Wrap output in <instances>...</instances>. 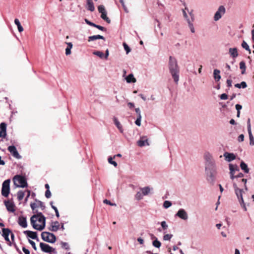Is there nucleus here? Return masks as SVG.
<instances>
[{
	"mask_svg": "<svg viewBox=\"0 0 254 254\" xmlns=\"http://www.w3.org/2000/svg\"><path fill=\"white\" fill-rule=\"evenodd\" d=\"M87 0V9L90 11H93L95 10V7L94 3L92 0Z\"/></svg>",
	"mask_w": 254,
	"mask_h": 254,
	"instance_id": "25",
	"label": "nucleus"
},
{
	"mask_svg": "<svg viewBox=\"0 0 254 254\" xmlns=\"http://www.w3.org/2000/svg\"><path fill=\"white\" fill-rule=\"evenodd\" d=\"M247 182V180L246 179H242L241 180V183H243L244 184V186L245 190L246 191L248 190V188L246 185Z\"/></svg>",
	"mask_w": 254,
	"mask_h": 254,
	"instance_id": "45",
	"label": "nucleus"
},
{
	"mask_svg": "<svg viewBox=\"0 0 254 254\" xmlns=\"http://www.w3.org/2000/svg\"><path fill=\"white\" fill-rule=\"evenodd\" d=\"M23 233L27 237L32 239H37V232H33L29 230H26L23 232Z\"/></svg>",
	"mask_w": 254,
	"mask_h": 254,
	"instance_id": "19",
	"label": "nucleus"
},
{
	"mask_svg": "<svg viewBox=\"0 0 254 254\" xmlns=\"http://www.w3.org/2000/svg\"><path fill=\"white\" fill-rule=\"evenodd\" d=\"M225 159L228 162H231L236 159V156L232 153L225 152L223 155Z\"/></svg>",
	"mask_w": 254,
	"mask_h": 254,
	"instance_id": "20",
	"label": "nucleus"
},
{
	"mask_svg": "<svg viewBox=\"0 0 254 254\" xmlns=\"http://www.w3.org/2000/svg\"><path fill=\"white\" fill-rule=\"evenodd\" d=\"M123 46H124L125 50L126 52V54H128L130 52V48L128 47V46L126 43H123Z\"/></svg>",
	"mask_w": 254,
	"mask_h": 254,
	"instance_id": "40",
	"label": "nucleus"
},
{
	"mask_svg": "<svg viewBox=\"0 0 254 254\" xmlns=\"http://www.w3.org/2000/svg\"><path fill=\"white\" fill-rule=\"evenodd\" d=\"M220 72V70L217 69H214L213 71L214 78L216 81H219V80L221 79Z\"/></svg>",
	"mask_w": 254,
	"mask_h": 254,
	"instance_id": "27",
	"label": "nucleus"
},
{
	"mask_svg": "<svg viewBox=\"0 0 254 254\" xmlns=\"http://www.w3.org/2000/svg\"><path fill=\"white\" fill-rule=\"evenodd\" d=\"M6 135V124L1 123L0 124V137L4 138Z\"/></svg>",
	"mask_w": 254,
	"mask_h": 254,
	"instance_id": "17",
	"label": "nucleus"
},
{
	"mask_svg": "<svg viewBox=\"0 0 254 254\" xmlns=\"http://www.w3.org/2000/svg\"><path fill=\"white\" fill-rule=\"evenodd\" d=\"M45 222L46 218L41 212L33 215L30 219V222Z\"/></svg>",
	"mask_w": 254,
	"mask_h": 254,
	"instance_id": "10",
	"label": "nucleus"
},
{
	"mask_svg": "<svg viewBox=\"0 0 254 254\" xmlns=\"http://www.w3.org/2000/svg\"><path fill=\"white\" fill-rule=\"evenodd\" d=\"M250 138V144L251 145H254V138L252 134V131L248 132Z\"/></svg>",
	"mask_w": 254,
	"mask_h": 254,
	"instance_id": "36",
	"label": "nucleus"
},
{
	"mask_svg": "<svg viewBox=\"0 0 254 254\" xmlns=\"http://www.w3.org/2000/svg\"><path fill=\"white\" fill-rule=\"evenodd\" d=\"M152 190H153V188L148 186L141 188L140 191H137L135 195V198L137 200H140L143 198L144 196L148 195Z\"/></svg>",
	"mask_w": 254,
	"mask_h": 254,
	"instance_id": "5",
	"label": "nucleus"
},
{
	"mask_svg": "<svg viewBox=\"0 0 254 254\" xmlns=\"http://www.w3.org/2000/svg\"><path fill=\"white\" fill-rule=\"evenodd\" d=\"M161 243L157 240H155L153 242V245L156 248H160L161 246Z\"/></svg>",
	"mask_w": 254,
	"mask_h": 254,
	"instance_id": "41",
	"label": "nucleus"
},
{
	"mask_svg": "<svg viewBox=\"0 0 254 254\" xmlns=\"http://www.w3.org/2000/svg\"><path fill=\"white\" fill-rule=\"evenodd\" d=\"M226 9L223 5H221L219 7L218 10L215 12L214 16V20L215 21L219 20L222 16L225 13Z\"/></svg>",
	"mask_w": 254,
	"mask_h": 254,
	"instance_id": "11",
	"label": "nucleus"
},
{
	"mask_svg": "<svg viewBox=\"0 0 254 254\" xmlns=\"http://www.w3.org/2000/svg\"><path fill=\"white\" fill-rule=\"evenodd\" d=\"M141 118L142 117H137V119L135 121V124L138 127L141 126Z\"/></svg>",
	"mask_w": 254,
	"mask_h": 254,
	"instance_id": "44",
	"label": "nucleus"
},
{
	"mask_svg": "<svg viewBox=\"0 0 254 254\" xmlns=\"http://www.w3.org/2000/svg\"><path fill=\"white\" fill-rule=\"evenodd\" d=\"M114 124H115L117 127L119 129L121 132H123V128L120 122L119 121L118 119L116 117L113 118Z\"/></svg>",
	"mask_w": 254,
	"mask_h": 254,
	"instance_id": "24",
	"label": "nucleus"
},
{
	"mask_svg": "<svg viewBox=\"0 0 254 254\" xmlns=\"http://www.w3.org/2000/svg\"><path fill=\"white\" fill-rule=\"evenodd\" d=\"M240 167L242 170L246 173H248L249 172V169L248 165L243 161H242L240 164Z\"/></svg>",
	"mask_w": 254,
	"mask_h": 254,
	"instance_id": "28",
	"label": "nucleus"
},
{
	"mask_svg": "<svg viewBox=\"0 0 254 254\" xmlns=\"http://www.w3.org/2000/svg\"><path fill=\"white\" fill-rule=\"evenodd\" d=\"M221 100H226L228 99V95L226 93H223L220 96Z\"/></svg>",
	"mask_w": 254,
	"mask_h": 254,
	"instance_id": "51",
	"label": "nucleus"
},
{
	"mask_svg": "<svg viewBox=\"0 0 254 254\" xmlns=\"http://www.w3.org/2000/svg\"><path fill=\"white\" fill-rule=\"evenodd\" d=\"M186 9H187V12H189V13L190 16V18H191L190 21H192V23L194 20V15L193 13V11L192 10L190 11L189 9H188V8H187V7H186Z\"/></svg>",
	"mask_w": 254,
	"mask_h": 254,
	"instance_id": "38",
	"label": "nucleus"
},
{
	"mask_svg": "<svg viewBox=\"0 0 254 254\" xmlns=\"http://www.w3.org/2000/svg\"><path fill=\"white\" fill-rule=\"evenodd\" d=\"M104 203H106V204H109V205H110L111 206H113V205H116V204L115 203H113L112 202H111L110 201L107 200V199H105L104 201H103Z\"/></svg>",
	"mask_w": 254,
	"mask_h": 254,
	"instance_id": "56",
	"label": "nucleus"
},
{
	"mask_svg": "<svg viewBox=\"0 0 254 254\" xmlns=\"http://www.w3.org/2000/svg\"><path fill=\"white\" fill-rule=\"evenodd\" d=\"M99 12L101 14V17L108 23H111V20L107 16V12L104 5H100L98 7Z\"/></svg>",
	"mask_w": 254,
	"mask_h": 254,
	"instance_id": "9",
	"label": "nucleus"
},
{
	"mask_svg": "<svg viewBox=\"0 0 254 254\" xmlns=\"http://www.w3.org/2000/svg\"><path fill=\"white\" fill-rule=\"evenodd\" d=\"M137 144L140 147H142L145 145H149L148 139L145 136L141 137V138L137 141Z\"/></svg>",
	"mask_w": 254,
	"mask_h": 254,
	"instance_id": "21",
	"label": "nucleus"
},
{
	"mask_svg": "<svg viewBox=\"0 0 254 254\" xmlns=\"http://www.w3.org/2000/svg\"><path fill=\"white\" fill-rule=\"evenodd\" d=\"M29 243L31 245L32 248L35 250H37V247L36 246V244L35 242L30 239L28 240Z\"/></svg>",
	"mask_w": 254,
	"mask_h": 254,
	"instance_id": "48",
	"label": "nucleus"
},
{
	"mask_svg": "<svg viewBox=\"0 0 254 254\" xmlns=\"http://www.w3.org/2000/svg\"><path fill=\"white\" fill-rule=\"evenodd\" d=\"M7 150L9 151L11 154L16 159H20L21 156L18 153L16 148L14 145H11L8 147Z\"/></svg>",
	"mask_w": 254,
	"mask_h": 254,
	"instance_id": "14",
	"label": "nucleus"
},
{
	"mask_svg": "<svg viewBox=\"0 0 254 254\" xmlns=\"http://www.w3.org/2000/svg\"><path fill=\"white\" fill-rule=\"evenodd\" d=\"M85 21L89 25H90V26H93V27H95V26L96 24H95V23H94L89 21L87 19H85Z\"/></svg>",
	"mask_w": 254,
	"mask_h": 254,
	"instance_id": "53",
	"label": "nucleus"
},
{
	"mask_svg": "<svg viewBox=\"0 0 254 254\" xmlns=\"http://www.w3.org/2000/svg\"><path fill=\"white\" fill-rule=\"evenodd\" d=\"M40 247L41 250L45 253L50 254L53 253L54 254H57V252L55 248H53V247L50 246L49 245L47 244L44 243H40Z\"/></svg>",
	"mask_w": 254,
	"mask_h": 254,
	"instance_id": "8",
	"label": "nucleus"
},
{
	"mask_svg": "<svg viewBox=\"0 0 254 254\" xmlns=\"http://www.w3.org/2000/svg\"><path fill=\"white\" fill-rule=\"evenodd\" d=\"M67 47L65 49L66 55H69L71 54V49L72 48V44L71 42H66Z\"/></svg>",
	"mask_w": 254,
	"mask_h": 254,
	"instance_id": "30",
	"label": "nucleus"
},
{
	"mask_svg": "<svg viewBox=\"0 0 254 254\" xmlns=\"http://www.w3.org/2000/svg\"><path fill=\"white\" fill-rule=\"evenodd\" d=\"M236 109L237 110V112L240 111V110L242 108V106L240 104H236L235 106Z\"/></svg>",
	"mask_w": 254,
	"mask_h": 254,
	"instance_id": "63",
	"label": "nucleus"
},
{
	"mask_svg": "<svg viewBox=\"0 0 254 254\" xmlns=\"http://www.w3.org/2000/svg\"><path fill=\"white\" fill-rule=\"evenodd\" d=\"M36 201L37 202L38 207H44L43 203L42 201L38 200H36Z\"/></svg>",
	"mask_w": 254,
	"mask_h": 254,
	"instance_id": "57",
	"label": "nucleus"
},
{
	"mask_svg": "<svg viewBox=\"0 0 254 254\" xmlns=\"http://www.w3.org/2000/svg\"><path fill=\"white\" fill-rule=\"evenodd\" d=\"M135 111L137 115V117H141V112L139 108H135Z\"/></svg>",
	"mask_w": 254,
	"mask_h": 254,
	"instance_id": "62",
	"label": "nucleus"
},
{
	"mask_svg": "<svg viewBox=\"0 0 254 254\" xmlns=\"http://www.w3.org/2000/svg\"><path fill=\"white\" fill-rule=\"evenodd\" d=\"M232 83V81L231 79H227V84L228 87H231Z\"/></svg>",
	"mask_w": 254,
	"mask_h": 254,
	"instance_id": "64",
	"label": "nucleus"
},
{
	"mask_svg": "<svg viewBox=\"0 0 254 254\" xmlns=\"http://www.w3.org/2000/svg\"><path fill=\"white\" fill-rule=\"evenodd\" d=\"M51 223L50 227L49 228L50 231L56 232L58 230L62 229L63 230H64V227L63 223Z\"/></svg>",
	"mask_w": 254,
	"mask_h": 254,
	"instance_id": "16",
	"label": "nucleus"
},
{
	"mask_svg": "<svg viewBox=\"0 0 254 254\" xmlns=\"http://www.w3.org/2000/svg\"><path fill=\"white\" fill-rule=\"evenodd\" d=\"M187 9H186V8H185V9L183 10V15H184V17H185V18L187 21L189 27L191 32L193 33L195 32V29L193 27V23H192V21H190V19L189 18L188 16L187 13Z\"/></svg>",
	"mask_w": 254,
	"mask_h": 254,
	"instance_id": "13",
	"label": "nucleus"
},
{
	"mask_svg": "<svg viewBox=\"0 0 254 254\" xmlns=\"http://www.w3.org/2000/svg\"><path fill=\"white\" fill-rule=\"evenodd\" d=\"M97 39H103V40H105V38L103 36H101L100 35H93V36H89L88 37V42H90V41H94V40H96Z\"/></svg>",
	"mask_w": 254,
	"mask_h": 254,
	"instance_id": "26",
	"label": "nucleus"
},
{
	"mask_svg": "<svg viewBox=\"0 0 254 254\" xmlns=\"http://www.w3.org/2000/svg\"><path fill=\"white\" fill-rule=\"evenodd\" d=\"M229 169L230 171V174H233V173L235 174V170H237V166H234L231 164H230L229 165Z\"/></svg>",
	"mask_w": 254,
	"mask_h": 254,
	"instance_id": "35",
	"label": "nucleus"
},
{
	"mask_svg": "<svg viewBox=\"0 0 254 254\" xmlns=\"http://www.w3.org/2000/svg\"><path fill=\"white\" fill-rule=\"evenodd\" d=\"M4 203L5 206L8 211L10 212H14V205L13 202H11L9 200H5L4 201Z\"/></svg>",
	"mask_w": 254,
	"mask_h": 254,
	"instance_id": "18",
	"label": "nucleus"
},
{
	"mask_svg": "<svg viewBox=\"0 0 254 254\" xmlns=\"http://www.w3.org/2000/svg\"><path fill=\"white\" fill-rule=\"evenodd\" d=\"M204 158L206 180L208 183L213 185L217 173L215 161L212 154L209 152L204 153Z\"/></svg>",
	"mask_w": 254,
	"mask_h": 254,
	"instance_id": "1",
	"label": "nucleus"
},
{
	"mask_svg": "<svg viewBox=\"0 0 254 254\" xmlns=\"http://www.w3.org/2000/svg\"><path fill=\"white\" fill-rule=\"evenodd\" d=\"M30 206L32 210H34L36 208L38 207V204L37 203H31L30 204Z\"/></svg>",
	"mask_w": 254,
	"mask_h": 254,
	"instance_id": "50",
	"label": "nucleus"
},
{
	"mask_svg": "<svg viewBox=\"0 0 254 254\" xmlns=\"http://www.w3.org/2000/svg\"><path fill=\"white\" fill-rule=\"evenodd\" d=\"M31 224L33 228L38 231L43 230L45 228L46 224V223H41V224H39L38 223Z\"/></svg>",
	"mask_w": 254,
	"mask_h": 254,
	"instance_id": "22",
	"label": "nucleus"
},
{
	"mask_svg": "<svg viewBox=\"0 0 254 254\" xmlns=\"http://www.w3.org/2000/svg\"><path fill=\"white\" fill-rule=\"evenodd\" d=\"M126 81L127 83H134L136 82V79L134 77L132 74H130L126 78Z\"/></svg>",
	"mask_w": 254,
	"mask_h": 254,
	"instance_id": "29",
	"label": "nucleus"
},
{
	"mask_svg": "<svg viewBox=\"0 0 254 254\" xmlns=\"http://www.w3.org/2000/svg\"><path fill=\"white\" fill-rule=\"evenodd\" d=\"M240 68L242 70L241 73L244 74L246 73V66L244 61H241L240 63Z\"/></svg>",
	"mask_w": 254,
	"mask_h": 254,
	"instance_id": "31",
	"label": "nucleus"
},
{
	"mask_svg": "<svg viewBox=\"0 0 254 254\" xmlns=\"http://www.w3.org/2000/svg\"><path fill=\"white\" fill-rule=\"evenodd\" d=\"M247 127H248V131L250 132L252 131L251 130V122H250V119H248L247 121Z\"/></svg>",
	"mask_w": 254,
	"mask_h": 254,
	"instance_id": "49",
	"label": "nucleus"
},
{
	"mask_svg": "<svg viewBox=\"0 0 254 254\" xmlns=\"http://www.w3.org/2000/svg\"><path fill=\"white\" fill-rule=\"evenodd\" d=\"M26 218L24 216L20 215L19 216L18 222H26Z\"/></svg>",
	"mask_w": 254,
	"mask_h": 254,
	"instance_id": "39",
	"label": "nucleus"
},
{
	"mask_svg": "<svg viewBox=\"0 0 254 254\" xmlns=\"http://www.w3.org/2000/svg\"><path fill=\"white\" fill-rule=\"evenodd\" d=\"M235 87L238 88H246L247 87V84L245 81H242L241 83L235 84Z\"/></svg>",
	"mask_w": 254,
	"mask_h": 254,
	"instance_id": "32",
	"label": "nucleus"
},
{
	"mask_svg": "<svg viewBox=\"0 0 254 254\" xmlns=\"http://www.w3.org/2000/svg\"><path fill=\"white\" fill-rule=\"evenodd\" d=\"M242 47L246 50L249 51L250 53H251V49L249 47V46L245 41H243L242 43Z\"/></svg>",
	"mask_w": 254,
	"mask_h": 254,
	"instance_id": "34",
	"label": "nucleus"
},
{
	"mask_svg": "<svg viewBox=\"0 0 254 254\" xmlns=\"http://www.w3.org/2000/svg\"><path fill=\"white\" fill-rule=\"evenodd\" d=\"M176 217H178L184 221H187L188 219V214L187 211L183 208L180 209L175 214Z\"/></svg>",
	"mask_w": 254,
	"mask_h": 254,
	"instance_id": "12",
	"label": "nucleus"
},
{
	"mask_svg": "<svg viewBox=\"0 0 254 254\" xmlns=\"http://www.w3.org/2000/svg\"><path fill=\"white\" fill-rule=\"evenodd\" d=\"M172 205V202L168 200H165L163 204V207L165 208H168Z\"/></svg>",
	"mask_w": 254,
	"mask_h": 254,
	"instance_id": "37",
	"label": "nucleus"
},
{
	"mask_svg": "<svg viewBox=\"0 0 254 254\" xmlns=\"http://www.w3.org/2000/svg\"><path fill=\"white\" fill-rule=\"evenodd\" d=\"M229 53L233 58L235 59L238 56V50L236 48H231L229 49Z\"/></svg>",
	"mask_w": 254,
	"mask_h": 254,
	"instance_id": "23",
	"label": "nucleus"
},
{
	"mask_svg": "<svg viewBox=\"0 0 254 254\" xmlns=\"http://www.w3.org/2000/svg\"><path fill=\"white\" fill-rule=\"evenodd\" d=\"M233 187L235 190V193L237 195V197L239 200V201L240 203L241 207L243 208L244 211H246L247 210V209L243 197V193H245V191L243 190V189H239L235 183L233 184Z\"/></svg>",
	"mask_w": 254,
	"mask_h": 254,
	"instance_id": "3",
	"label": "nucleus"
},
{
	"mask_svg": "<svg viewBox=\"0 0 254 254\" xmlns=\"http://www.w3.org/2000/svg\"><path fill=\"white\" fill-rule=\"evenodd\" d=\"M42 239L46 242L50 243H54L56 241V237L53 233L47 232H43L41 234Z\"/></svg>",
	"mask_w": 254,
	"mask_h": 254,
	"instance_id": "6",
	"label": "nucleus"
},
{
	"mask_svg": "<svg viewBox=\"0 0 254 254\" xmlns=\"http://www.w3.org/2000/svg\"><path fill=\"white\" fill-rule=\"evenodd\" d=\"M94 27H96L97 28V29L100 30H102V31H105L106 30V28L102 26H100V25H97V24H95V26Z\"/></svg>",
	"mask_w": 254,
	"mask_h": 254,
	"instance_id": "54",
	"label": "nucleus"
},
{
	"mask_svg": "<svg viewBox=\"0 0 254 254\" xmlns=\"http://www.w3.org/2000/svg\"><path fill=\"white\" fill-rule=\"evenodd\" d=\"M18 30L19 32H21L23 31V28L21 26L20 23L17 25Z\"/></svg>",
	"mask_w": 254,
	"mask_h": 254,
	"instance_id": "60",
	"label": "nucleus"
},
{
	"mask_svg": "<svg viewBox=\"0 0 254 254\" xmlns=\"http://www.w3.org/2000/svg\"><path fill=\"white\" fill-rule=\"evenodd\" d=\"M244 140V135L243 134H240L238 137V141L239 142H242Z\"/></svg>",
	"mask_w": 254,
	"mask_h": 254,
	"instance_id": "52",
	"label": "nucleus"
},
{
	"mask_svg": "<svg viewBox=\"0 0 254 254\" xmlns=\"http://www.w3.org/2000/svg\"><path fill=\"white\" fill-rule=\"evenodd\" d=\"M18 30L19 32H21L23 31V28L21 26L20 23L17 25Z\"/></svg>",
	"mask_w": 254,
	"mask_h": 254,
	"instance_id": "61",
	"label": "nucleus"
},
{
	"mask_svg": "<svg viewBox=\"0 0 254 254\" xmlns=\"http://www.w3.org/2000/svg\"><path fill=\"white\" fill-rule=\"evenodd\" d=\"M22 251L25 254H30V251L24 247H22Z\"/></svg>",
	"mask_w": 254,
	"mask_h": 254,
	"instance_id": "58",
	"label": "nucleus"
},
{
	"mask_svg": "<svg viewBox=\"0 0 254 254\" xmlns=\"http://www.w3.org/2000/svg\"><path fill=\"white\" fill-rule=\"evenodd\" d=\"M169 69L175 82L178 84L179 80V68L176 59L172 56L169 58Z\"/></svg>",
	"mask_w": 254,
	"mask_h": 254,
	"instance_id": "2",
	"label": "nucleus"
},
{
	"mask_svg": "<svg viewBox=\"0 0 254 254\" xmlns=\"http://www.w3.org/2000/svg\"><path fill=\"white\" fill-rule=\"evenodd\" d=\"M18 30L19 32H21L23 31V28L21 26L20 23L17 25Z\"/></svg>",
	"mask_w": 254,
	"mask_h": 254,
	"instance_id": "59",
	"label": "nucleus"
},
{
	"mask_svg": "<svg viewBox=\"0 0 254 254\" xmlns=\"http://www.w3.org/2000/svg\"><path fill=\"white\" fill-rule=\"evenodd\" d=\"M25 195L24 191L23 190H19L17 192V199L18 200L21 201L24 198Z\"/></svg>",
	"mask_w": 254,
	"mask_h": 254,
	"instance_id": "33",
	"label": "nucleus"
},
{
	"mask_svg": "<svg viewBox=\"0 0 254 254\" xmlns=\"http://www.w3.org/2000/svg\"><path fill=\"white\" fill-rule=\"evenodd\" d=\"M61 245L62 247L64 249H65L66 250H68L69 249L68 243L66 242H62L61 243Z\"/></svg>",
	"mask_w": 254,
	"mask_h": 254,
	"instance_id": "43",
	"label": "nucleus"
},
{
	"mask_svg": "<svg viewBox=\"0 0 254 254\" xmlns=\"http://www.w3.org/2000/svg\"><path fill=\"white\" fill-rule=\"evenodd\" d=\"M10 180H5L2 184L1 195L4 197H7L10 192Z\"/></svg>",
	"mask_w": 254,
	"mask_h": 254,
	"instance_id": "7",
	"label": "nucleus"
},
{
	"mask_svg": "<svg viewBox=\"0 0 254 254\" xmlns=\"http://www.w3.org/2000/svg\"><path fill=\"white\" fill-rule=\"evenodd\" d=\"M2 236L4 238L5 241L7 242L8 245L11 246L12 245V243L10 242L9 239V235L11 233V231L8 228H2Z\"/></svg>",
	"mask_w": 254,
	"mask_h": 254,
	"instance_id": "15",
	"label": "nucleus"
},
{
	"mask_svg": "<svg viewBox=\"0 0 254 254\" xmlns=\"http://www.w3.org/2000/svg\"><path fill=\"white\" fill-rule=\"evenodd\" d=\"M108 162L110 164L113 165L115 167H117L118 165L116 162L113 161V158L111 157H110L108 158Z\"/></svg>",
	"mask_w": 254,
	"mask_h": 254,
	"instance_id": "46",
	"label": "nucleus"
},
{
	"mask_svg": "<svg viewBox=\"0 0 254 254\" xmlns=\"http://www.w3.org/2000/svg\"><path fill=\"white\" fill-rule=\"evenodd\" d=\"M45 196L48 198L51 196V193L50 190H46L45 192Z\"/></svg>",
	"mask_w": 254,
	"mask_h": 254,
	"instance_id": "55",
	"label": "nucleus"
},
{
	"mask_svg": "<svg viewBox=\"0 0 254 254\" xmlns=\"http://www.w3.org/2000/svg\"><path fill=\"white\" fill-rule=\"evenodd\" d=\"M14 185L18 188H25L27 186L25 178L20 175H16L13 179Z\"/></svg>",
	"mask_w": 254,
	"mask_h": 254,
	"instance_id": "4",
	"label": "nucleus"
},
{
	"mask_svg": "<svg viewBox=\"0 0 254 254\" xmlns=\"http://www.w3.org/2000/svg\"><path fill=\"white\" fill-rule=\"evenodd\" d=\"M173 235L171 234H166L164 236L163 239L164 240H170L172 237Z\"/></svg>",
	"mask_w": 254,
	"mask_h": 254,
	"instance_id": "47",
	"label": "nucleus"
},
{
	"mask_svg": "<svg viewBox=\"0 0 254 254\" xmlns=\"http://www.w3.org/2000/svg\"><path fill=\"white\" fill-rule=\"evenodd\" d=\"M93 54L99 57L100 58H103L104 57L103 53L100 51H95L93 52Z\"/></svg>",
	"mask_w": 254,
	"mask_h": 254,
	"instance_id": "42",
	"label": "nucleus"
}]
</instances>
